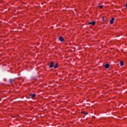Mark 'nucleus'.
Segmentation results:
<instances>
[{
    "mask_svg": "<svg viewBox=\"0 0 127 127\" xmlns=\"http://www.w3.org/2000/svg\"><path fill=\"white\" fill-rule=\"evenodd\" d=\"M54 64H55L54 62H51L50 64L49 67L53 68V67H54Z\"/></svg>",
    "mask_w": 127,
    "mask_h": 127,
    "instance_id": "nucleus-1",
    "label": "nucleus"
},
{
    "mask_svg": "<svg viewBox=\"0 0 127 127\" xmlns=\"http://www.w3.org/2000/svg\"><path fill=\"white\" fill-rule=\"evenodd\" d=\"M88 24L91 25H95V24H96V21H93L92 22H89Z\"/></svg>",
    "mask_w": 127,
    "mask_h": 127,
    "instance_id": "nucleus-2",
    "label": "nucleus"
},
{
    "mask_svg": "<svg viewBox=\"0 0 127 127\" xmlns=\"http://www.w3.org/2000/svg\"><path fill=\"white\" fill-rule=\"evenodd\" d=\"M30 97L32 98H35L36 96V94H33V93H32L30 95Z\"/></svg>",
    "mask_w": 127,
    "mask_h": 127,
    "instance_id": "nucleus-3",
    "label": "nucleus"
},
{
    "mask_svg": "<svg viewBox=\"0 0 127 127\" xmlns=\"http://www.w3.org/2000/svg\"><path fill=\"white\" fill-rule=\"evenodd\" d=\"M59 41H61V42H63V41H64V39L63 38H62V37H60L59 38Z\"/></svg>",
    "mask_w": 127,
    "mask_h": 127,
    "instance_id": "nucleus-4",
    "label": "nucleus"
},
{
    "mask_svg": "<svg viewBox=\"0 0 127 127\" xmlns=\"http://www.w3.org/2000/svg\"><path fill=\"white\" fill-rule=\"evenodd\" d=\"M114 20H115V18H112L111 20H110V24H113L114 23Z\"/></svg>",
    "mask_w": 127,
    "mask_h": 127,
    "instance_id": "nucleus-5",
    "label": "nucleus"
},
{
    "mask_svg": "<svg viewBox=\"0 0 127 127\" xmlns=\"http://www.w3.org/2000/svg\"><path fill=\"white\" fill-rule=\"evenodd\" d=\"M105 68H109L110 67V64H107L104 65Z\"/></svg>",
    "mask_w": 127,
    "mask_h": 127,
    "instance_id": "nucleus-6",
    "label": "nucleus"
},
{
    "mask_svg": "<svg viewBox=\"0 0 127 127\" xmlns=\"http://www.w3.org/2000/svg\"><path fill=\"white\" fill-rule=\"evenodd\" d=\"M55 69H56V68H58V63L56 64V65H54Z\"/></svg>",
    "mask_w": 127,
    "mask_h": 127,
    "instance_id": "nucleus-7",
    "label": "nucleus"
},
{
    "mask_svg": "<svg viewBox=\"0 0 127 127\" xmlns=\"http://www.w3.org/2000/svg\"><path fill=\"white\" fill-rule=\"evenodd\" d=\"M13 81H14V79H9V82L10 83V84H12V82H13Z\"/></svg>",
    "mask_w": 127,
    "mask_h": 127,
    "instance_id": "nucleus-8",
    "label": "nucleus"
},
{
    "mask_svg": "<svg viewBox=\"0 0 127 127\" xmlns=\"http://www.w3.org/2000/svg\"><path fill=\"white\" fill-rule=\"evenodd\" d=\"M81 114H84L85 116H86V115H88V113L85 112V111H82V112H81Z\"/></svg>",
    "mask_w": 127,
    "mask_h": 127,
    "instance_id": "nucleus-9",
    "label": "nucleus"
},
{
    "mask_svg": "<svg viewBox=\"0 0 127 127\" xmlns=\"http://www.w3.org/2000/svg\"><path fill=\"white\" fill-rule=\"evenodd\" d=\"M99 7H100V8L102 9L103 8V5H101V4H99V5H98Z\"/></svg>",
    "mask_w": 127,
    "mask_h": 127,
    "instance_id": "nucleus-10",
    "label": "nucleus"
},
{
    "mask_svg": "<svg viewBox=\"0 0 127 127\" xmlns=\"http://www.w3.org/2000/svg\"><path fill=\"white\" fill-rule=\"evenodd\" d=\"M120 65L121 66H124V62H120Z\"/></svg>",
    "mask_w": 127,
    "mask_h": 127,
    "instance_id": "nucleus-11",
    "label": "nucleus"
},
{
    "mask_svg": "<svg viewBox=\"0 0 127 127\" xmlns=\"http://www.w3.org/2000/svg\"><path fill=\"white\" fill-rule=\"evenodd\" d=\"M102 20L103 21H105V17H103Z\"/></svg>",
    "mask_w": 127,
    "mask_h": 127,
    "instance_id": "nucleus-12",
    "label": "nucleus"
}]
</instances>
